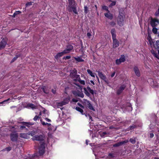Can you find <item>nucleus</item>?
Returning <instances> with one entry per match:
<instances>
[{
    "label": "nucleus",
    "instance_id": "f257e3e1",
    "mask_svg": "<svg viewBox=\"0 0 159 159\" xmlns=\"http://www.w3.org/2000/svg\"><path fill=\"white\" fill-rule=\"evenodd\" d=\"M32 139L33 140L40 141V145L39 148V152L40 155H42L44 152L46 146V138L43 135H38L33 136Z\"/></svg>",
    "mask_w": 159,
    "mask_h": 159
},
{
    "label": "nucleus",
    "instance_id": "f03ea898",
    "mask_svg": "<svg viewBox=\"0 0 159 159\" xmlns=\"http://www.w3.org/2000/svg\"><path fill=\"white\" fill-rule=\"evenodd\" d=\"M69 4L67 9L69 12L73 11L75 14L78 13L76 10V4L74 0H68Z\"/></svg>",
    "mask_w": 159,
    "mask_h": 159
},
{
    "label": "nucleus",
    "instance_id": "7ed1b4c3",
    "mask_svg": "<svg viewBox=\"0 0 159 159\" xmlns=\"http://www.w3.org/2000/svg\"><path fill=\"white\" fill-rule=\"evenodd\" d=\"M70 72V76L73 80L77 81L80 79V75H77V71L75 69L71 70Z\"/></svg>",
    "mask_w": 159,
    "mask_h": 159
},
{
    "label": "nucleus",
    "instance_id": "20e7f679",
    "mask_svg": "<svg viewBox=\"0 0 159 159\" xmlns=\"http://www.w3.org/2000/svg\"><path fill=\"white\" fill-rule=\"evenodd\" d=\"M125 16L123 13H120V15L118 16L117 19V23L120 26H122L123 25Z\"/></svg>",
    "mask_w": 159,
    "mask_h": 159
},
{
    "label": "nucleus",
    "instance_id": "39448f33",
    "mask_svg": "<svg viewBox=\"0 0 159 159\" xmlns=\"http://www.w3.org/2000/svg\"><path fill=\"white\" fill-rule=\"evenodd\" d=\"M77 87L79 88V90L77 91H74L73 93L75 95L78 96L81 98H83L84 97V94L81 92L82 90V87L79 85L76 84Z\"/></svg>",
    "mask_w": 159,
    "mask_h": 159
},
{
    "label": "nucleus",
    "instance_id": "423d86ee",
    "mask_svg": "<svg viewBox=\"0 0 159 159\" xmlns=\"http://www.w3.org/2000/svg\"><path fill=\"white\" fill-rule=\"evenodd\" d=\"M125 61V56L122 55H121L119 59H116V63L117 65H119L121 63Z\"/></svg>",
    "mask_w": 159,
    "mask_h": 159
},
{
    "label": "nucleus",
    "instance_id": "0eeeda50",
    "mask_svg": "<svg viewBox=\"0 0 159 159\" xmlns=\"http://www.w3.org/2000/svg\"><path fill=\"white\" fill-rule=\"evenodd\" d=\"M70 98L69 97L65 98L63 101L58 103V106H62L67 104L69 102Z\"/></svg>",
    "mask_w": 159,
    "mask_h": 159
},
{
    "label": "nucleus",
    "instance_id": "6e6552de",
    "mask_svg": "<svg viewBox=\"0 0 159 159\" xmlns=\"http://www.w3.org/2000/svg\"><path fill=\"white\" fill-rule=\"evenodd\" d=\"M159 24V20L156 19H151V24L152 27H154L156 26Z\"/></svg>",
    "mask_w": 159,
    "mask_h": 159
},
{
    "label": "nucleus",
    "instance_id": "1a4fd4ad",
    "mask_svg": "<svg viewBox=\"0 0 159 159\" xmlns=\"http://www.w3.org/2000/svg\"><path fill=\"white\" fill-rule=\"evenodd\" d=\"M18 135L16 133H13L11 134V139L12 141H16L17 140Z\"/></svg>",
    "mask_w": 159,
    "mask_h": 159
},
{
    "label": "nucleus",
    "instance_id": "9d476101",
    "mask_svg": "<svg viewBox=\"0 0 159 159\" xmlns=\"http://www.w3.org/2000/svg\"><path fill=\"white\" fill-rule=\"evenodd\" d=\"M21 123L23 124V125L21 126L20 127V129L22 130L23 129H25L26 131L28 130V129L26 128V127L25 126V125L27 126L28 124H29L30 125H33V124H32L31 123H30L28 122H21Z\"/></svg>",
    "mask_w": 159,
    "mask_h": 159
},
{
    "label": "nucleus",
    "instance_id": "9b49d317",
    "mask_svg": "<svg viewBox=\"0 0 159 159\" xmlns=\"http://www.w3.org/2000/svg\"><path fill=\"white\" fill-rule=\"evenodd\" d=\"M112 40L113 48H115L118 47L120 43L118 41L116 38L112 39Z\"/></svg>",
    "mask_w": 159,
    "mask_h": 159
},
{
    "label": "nucleus",
    "instance_id": "f8f14e48",
    "mask_svg": "<svg viewBox=\"0 0 159 159\" xmlns=\"http://www.w3.org/2000/svg\"><path fill=\"white\" fill-rule=\"evenodd\" d=\"M7 39H3L1 41L0 43V49L4 48L7 44Z\"/></svg>",
    "mask_w": 159,
    "mask_h": 159
},
{
    "label": "nucleus",
    "instance_id": "ddd939ff",
    "mask_svg": "<svg viewBox=\"0 0 159 159\" xmlns=\"http://www.w3.org/2000/svg\"><path fill=\"white\" fill-rule=\"evenodd\" d=\"M73 49V46L71 45H68L66 49L64 50L66 54L69 53Z\"/></svg>",
    "mask_w": 159,
    "mask_h": 159
},
{
    "label": "nucleus",
    "instance_id": "4468645a",
    "mask_svg": "<svg viewBox=\"0 0 159 159\" xmlns=\"http://www.w3.org/2000/svg\"><path fill=\"white\" fill-rule=\"evenodd\" d=\"M85 103L88 106V108L90 109L93 111H95L94 108H93L92 104H91L90 101L87 100H86Z\"/></svg>",
    "mask_w": 159,
    "mask_h": 159
},
{
    "label": "nucleus",
    "instance_id": "2eb2a0df",
    "mask_svg": "<svg viewBox=\"0 0 159 159\" xmlns=\"http://www.w3.org/2000/svg\"><path fill=\"white\" fill-rule=\"evenodd\" d=\"M147 39L148 41L149 44L150 45L151 47H152V46L154 45V42L153 41L150 35H148V36L147 38Z\"/></svg>",
    "mask_w": 159,
    "mask_h": 159
},
{
    "label": "nucleus",
    "instance_id": "dca6fc26",
    "mask_svg": "<svg viewBox=\"0 0 159 159\" xmlns=\"http://www.w3.org/2000/svg\"><path fill=\"white\" fill-rule=\"evenodd\" d=\"M134 70L136 75L138 77L140 76V74L138 68L137 67L135 66L134 67Z\"/></svg>",
    "mask_w": 159,
    "mask_h": 159
},
{
    "label": "nucleus",
    "instance_id": "f3484780",
    "mask_svg": "<svg viewBox=\"0 0 159 159\" xmlns=\"http://www.w3.org/2000/svg\"><path fill=\"white\" fill-rule=\"evenodd\" d=\"M20 137L22 138L27 139L29 138L28 133H22L20 134Z\"/></svg>",
    "mask_w": 159,
    "mask_h": 159
},
{
    "label": "nucleus",
    "instance_id": "a211bd4d",
    "mask_svg": "<svg viewBox=\"0 0 159 159\" xmlns=\"http://www.w3.org/2000/svg\"><path fill=\"white\" fill-rule=\"evenodd\" d=\"M125 87V86L124 85L121 86L117 91V93L118 94H120L124 90Z\"/></svg>",
    "mask_w": 159,
    "mask_h": 159
},
{
    "label": "nucleus",
    "instance_id": "6ab92c4d",
    "mask_svg": "<svg viewBox=\"0 0 159 159\" xmlns=\"http://www.w3.org/2000/svg\"><path fill=\"white\" fill-rule=\"evenodd\" d=\"M128 142V140H125L121 142H119L115 144L113 146L114 147H118L121 145H122L123 144L126 143Z\"/></svg>",
    "mask_w": 159,
    "mask_h": 159
},
{
    "label": "nucleus",
    "instance_id": "aec40b11",
    "mask_svg": "<svg viewBox=\"0 0 159 159\" xmlns=\"http://www.w3.org/2000/svg\"><path fill=\"white\" fill-rule=\"evenodd\" d=\"M111 34L112 38V39L116 38V31L115 29H111Z\"/></svg>",
    "mask_w": 159,
    "mask_h": 159
},
{
    "label": "nucleus",
    "instance_id": "412c9836",
    "mask_svg": "<svg viewBox=\"0 0 159 159\" xmlns=\"http://www.w3.org/2000/svg\"><path fill=\"white\" fill-rule=\"evenodd\" d=\"M48 129L50 131H55L56 129V128L55 127H54V126L52 125L51 124V125H48Z\"/></svg>",
    "mask_w": 159,
    "mask_h": 159
},
{
    "label": "nucleus",
    "instance_id": "4be33fe9",
    "mask_svg": "<svg viewBox=\"0 0 159 159\" xmlns=\"http://www.w3.org/2000/svg\"><path fill=\"white\" fill-rule=\"evenodd\" d=\"M66 54L65 53L64 51H63V52H59L58 53L57 55L55 57L56 59H57L63 56L64 54Z\"/></svg>",
    "mask_w": 159,
    "mask_h": 159
},
{
    "label": "nucleus",
    "instance_id": "5701e85b",
    "mask_svg": "<svg viewBox=\"0 0 159 159\" xmlns=\"http://www.w3.org/2000/svg\"><path fill=\"white\" fill-rule=\"evenodd\" d=\"M105 16L107 18H108L109 19H112L113 18L112 15L111 14L109 11H108V12H107L105 14Z\"/></svg>",
    "mask_w": 159,
    "mask_h": 159
},
{
    "label": "nucleus",
    "instance_id": "b1692460",
    "mask_svg": "<svg viewBox=\"0 0 159 159\" xmlns=\"http://www.w3.org/2000/svg\"><path fill=\"white\" fill-rule=\"evenodd\" d=\"M98 75L103 80H105L106 79L105 76L104 75L102 72H98Z\"/></svg>",
    "mask_w": 159,
    "mask_h": 159
},
{
    "label": "nucleus",
    "instance_id": "393cba45",
    "mask_svg": "<svg viewBox=\"0 0 159 159\" xmlns=\"http://www.w3.org/2000/svg\"><path fill=\"white\" fill-rule=\"evenodd\" d=\"M152 47L156 49L159 48V40H157L156 41L155 44H154L152 46Z\"/></svg>",
    "mask_w": 159,
    "mask_h": 159
},
{
    "label": "nucleus",
    "instance_id": "a878e982",
    "mask_svg": "<svg viewBox=\"0 0 159 159\" xmlns=\"http://www.w3.org/2000/svg\"><path fill=\"white\" fill-rule=\"evenodd\" d=\"M87 72L91 76L94 77L95 76V73H93L89 69H87Z\"/></svg>",
    "mask_w": 159,
    "mask_h": 159
},
{
    "label": "nucleus",
    "instance_id": "bb28decb",
    "mask_svg": "<svg viewBox=\"0 0 159 159\" xmlns=\"http://www.w3.org/2000/svg\"><path fill=\"white\" fill-rule=\"evenodd\" d=\"M151 52L153 55L154 56L157 58L159 59V55H158L157 53L155 52L153 49L151 51Z\"/></svg>",
    "mask_w": 159,
    "mask_h": 159
},
{
    "label": "nucleus",
    "instance_id": "cd10ccee",
    "mask_svg": "<svg viewBox=\"0 0 159 159\" xmlns=\"http://www.w3.org/2000/svg\"><path fill=\"white\" fill-rule=\"evenodd\" d=\"M28 106L30 107L32 109H36L37 108V105L36 106L35 105H34L30 103L28 104Z\"/></svg>",
    "mask_w": 159,
    "mask_h": 159
},
{
    "label": "nucleus",
    "instance_id": "c85d7f7f",
    "mask_svg": "<svg viewBox=\"0 0 159 159\" xmlns=\"http://www.w3.org/2000/svg\"><path fill=\"white\" fill-rule=\"evenodd\" d=\"M74 58L78 62L83 61H84V60H83L81 57H75Z\"/></svg>",
    "mask_w": 159,
    "mask_h": 159
},
{
    "label": "nucleus",
    "instance_id": "c756f323",
    "mask_svg": "<svg viewBox=\"0 0 159 159\" xmlns=\"http://www.w3.org/2000/svg\"><path fill=\"white\" fill-rule=\"evenodd\" d=\"M86 89L87 90L89 91V92L91 94H94V91L93 90L91 89L89 87H87Z\"/></svg>",
    "mask_w": 159,
    "mask_h": 159
},
{
    "label": "nucleus",
    "instance_id": "7c9ffc66",
    "mask_svg": "<svg viewBox=\"0 0 159 159\" xmlns=\"http://www.w3.org/2000/svg\"><path fill=\"white\" fill-rule=\"evenodd\" d=\"M92 32L91 31H90L89 32L87 33V37L89 39H91L92 38H93V35H92Z\"/></svg>",
    "mask_w": 159,
    "mask_h": 159
},
{
    "label": "nucleus",
    "instance_id": "2f4dec72",
    "mask_svg": "<svg viewBox=\"0 0 159 159\" xmlns=\"http://www.w3.org/2000/svg\"><path fill=\"white\" fill-rule=\"evenodd\" d=\"M75 109L77 111L80 112L82 115H84V114L83 113V110L82 109L80 108L79 107H77L75 108Z\"/></svg>",
    "mask_w": 159,
    "mask_h": 159
},
{
    "label": "nucleus",
    "instance_id": "473e14b6",
    "mask_svg": "<svg viewBox=\"0 0 159 159\" xmlns=\"http://www.w3.org/2000/svg\"><path fill=\"white\" fill-rule=\"evenodd\" d=\"M29 137V135H31V136L33 137L34 136L35 134H36V132L35 131H32L30 132H29L28 133Z\"/></svg>",
    "mask_w": 159,
    "mask_h": 159
},
{
    "label": "nucleus",
    "instance_id": "72a5a7b5",
    "mask_svg": "<svg viewBox=\"0 0 159 159\" xmlns=\"http://www.w3.org/2000/svg\"><path fill=\"white\" fill-rule=\"evenodd\" d=\"M42 124L44 126L45 125H51V124L50 123H45V122L43 121L42 120H40Z\"/></svg>",
    "mask_w": 159,
    "mask_h": 159
},
{
    "label": "nucleus",
    "instance_id": "f704fd0d",
    "mask_svg": "<svg viewBox=\"0 0 159 159\" xmlns=\"http://www.w3.org/2000/svg\"><path fill=\"white\" fill-rule=\"evenodd\" d=\"M84 92L85 94L88 96L89 97L90 96V94L89 91L87 90L86 88H84Z\"/></svg>",
    "mask_w": 159,
    "mask_h": 159
},
{
    "label": "nucleus",
    "instance_id": "c9c22d12",
    "mask_svg": "<svg viewBox=\"0 0 159 159\" xmlns=\"http://www.w3.org/2000/svg\"><path fill=\"white\" fill-rule=\"evenodd\" d=\"M153 27V28L152 30V32L155 34H157V29L155 27Z\"/></svg>",
    "mask_w": 159,
    "mask_h": 159
},
{
    "label": "nucleus",
    "instance_id": "e433bc0d",
    "mask_svg": "<svg viewBox=\"0 0 159 159\" xmlns=\"http://www.w3.org/2000/svg\"><path fill=\"white\" fill-rule=\"evenodd\" d=\"M129 141L133 144L135 143L136 142L135 139V138L130 139Z\"/></svg>",
    "mask_w": 159,
    "mask_h": 159
},
{
    "label": "nucleus",
    "instance_id": "4c0bfd02",
    "mask_svg": "<svg viewBox=\"0 0 159 159\" xmlns=\"http://www.w3.org/2000/svg\"><path fill=\"white\" fill-rule=\"evenodd\" d=\"M77 81H78L80 84L83 85L85 84V82L84 80H80V78L79 80H77Z\"/></svg>",
    "mask_w": 159,
    "mask_h": 159
},
{
    "label": "nucleus",
    "instance_id": "58836bf2",
    "mask_svg": "<svg viewBox=\"0 0 159 159\" xmlns=\"http://www.w3.org/2000/svg\"><path fill=\"white\" fill-rule=\"evenodd\" d=\"M88 7L87 6H84V12L85 14H87L88 12Z\"/></svg>",
    "mask_w": 159,
    "mask_h": 159
},
{
    "label": "nucleus",
    "instance_id": "ea45409f",
    "mask_svg": "<svg viewBox=\"0 0 159 159\" xmlns=\"http://www.w3.org/2000/svg\"><path fill=\"white\" fill-rule=\"evenodd\" d=\"M21 13V12L20 11H16L13 15V16L14 17H15L16 15L18 14H19Z\"/></svg>",
    "mask_w": 159,
    "mask_h": 159
},
{
    "label": "nucleus",
    "instance_id": "a19ab883",
    "mask_svg": "<svg viewBox=\"0 0 159 159\" xmlns=\"http://www.w3.org/2000/svg\"><path fill=\"white\" fill-rule=\"evenodd\" d=\"M116 2L115 1H112L111 4L109 5V7H111L115 5Z\"/></svg>",
    "mask_w": 159,
    "mask_h": 159
},
{
    "label": "nucleus",
    "instance_id": "79ce46f5",
    "mask_svg": "<svg viewBox=\"0 0 159 159\" xmlns=\"http://www.w3.org/2000/svg\"><path fill=\"white\" fill-rule=\"evenodd\" d=\"M102 9L107 11H108V7L106 6H104L102 7Z\"/></svg>",
    "mask_w": 159,
    "mask_h": 159
},
{
    "label": "nucleus",
    "instance_id": "37998d69",
    "mask_svg": "<svg viewBox=\"0 0 159 159\" xmlns=\"http://www.w3.org/2000/svg\"><path fill=\"white\" fill-rule=\"evenodd\" d=\"M46 87H44L43 88V90L44 93H48V90H46Z\"/></svg>",
    "mask_w": 159,
    "mask_h": 159
},
{
    "label": "nucleus",
    "instance_id": "c03bdc74",
    "mask_svg": "<svg viewBox=\"0 0 159 159\" xmlns=\"http://www.w3.org/2000/svg\"><path fill=\"white\" fill-rule=\"evenodd\" d=\"M11 100L10 99V98H8V99H7V100H4V101H3V102H0V104H4L5 103H6L7 102V101H8L9 100Z\"/></svg>",
    "mask_w": 159,
    "mask_h": 159
},
{
    "label": "nucleus",
    "instance_id": "a18cd8bd",
    "mask_svg": "<svg viewBox=\"0 0 159 159\" xmlns=\"http://www.w3.org/2000/svg\"><path fill=\"white\" fill-rule=\"evenodd\" d=\"M107 134V133L106 132H104L100 134V135L102 137H104V135Z\"/></svg>",
    "mask_w": 159,
    "mask_h": 159
},
{
    "label": "nucleus",
    "instance_id": "49530a36",
    "mask_svg": "<svg viewBox=\"0 0 159 159\" xmlns=\"http://www.w3.org/2000/svg\"><path fill=\"white\" fill-rule=\"evenodd\" d=\"M155 15L157 16H159V8H158L157 11L155 12Z\"/></svg>",
    "mask_w": 159,
    "mask_h": 159
},
{
    "label": "nucleus",
    "instance_id": "de8ad7c7",
    "mask_svg": "<svg viewBox=\"0 0 159 159\" xmlns=\"http://www.w3.org/2000/svg\"><path fill=\"white\" fill-rule=\"evenodd\" d=\"M110 25L112 26H114L115 25V23L114 21H112L110 22Z\"/></svg>",
    "mask_w": 159,
    "mask_h": 159
},
{
    "label": "nucleus",
    "instance_id": "09e8293b",
    "mask_svg": "<svg viewBox=\"0 0 159 159\" xmlns=\"http://www.w3.org/2000/svg\"><path fill=\"white\" fill-rule=\"evenodd\" d=\"M85 116L86 117H87L88 116L89 117V119H91V120L92 119V117L90 116L89 115H88L87 114H85Z\"/></svg>",
    "mask_w": 159,
    "mask_h": 159
},
{
    "label": "nucleus",
    "instance_id": "8fccbe9b",
    "mask_svg": "<svg viewBox=\"0 0 159 159\" xmlns=\"http://www.w3.org/2000/svg\"><path fill=\"white\" fill-rule=\"evenodd\" d=\"M39 118V117L37 116H35L33 119V120L34 121H36Z\"/></svg>",
    "mask_w": 159,
    "mask_h": 159
},
{
    "label": "nucleus",
    "instance_id": "3c124183",
    "mask_svg": "<svg viewBox=\"0 0 159 159\" xmlns=\"http://www.w3.org/2000/svg\"><path fill=\"white\" fill-rule=\"evenodd\" d=\"M135 127V125H132L130 126L129 129V130H131L134 129V128Z\"/></svg>",
    "mask_w": 159,
    "mask_h": 159
},
{
    "label": "nucleus",
    "instance_id": "603ef678",
    "mask_svg": "<svg viewBox=\"0 0 159 159\" xmlns=\"http://www.w3.org/2000/svg\"><path fill=\"white\" fill-rule=\"evenodd\" d=\"M11 148L10 147H7V148L6 149H5V150H7V151H10V150H11Z\"/></svg>",
    "mask_w": 159,
    "mask_h": 159
},
{
    "label": "nucleus",
    "instance_id": "864d4df0",
    "mask_svg": "<svg viewBox=\"0 0 159 159\" xmlns=\"http://www.w3.org/2000/svg\"><path fill=\"white\" fill-rule=\"evenodd\" d=\"M45 120L47 121L48 122H51V120H50V119H48V118H45Z\"/></svg>",
    "mask_w": 159,
    "mask_h": 159
},
{
    "label": "nucleus",
    "instance_id": "5fc2aeb1",
    "mask_svg": "<svg viewBox=\"0 0 159 159\" xmlns=\"http://www.w3.org/2000/svg\"><path fill=\"white\" fill-rule=\"evenodd\" d=\"M78 101V100L76 98H73L72 100V101L74 102H76Z\"/></svg>",
    "mask_w": 159,
    "mask_h": 159
},
{
    "label": "nucleus",
    "instance_id": "6e6d98bb",
    "mask_svg": "<svg viewBox=\"0 0 159 159\" xmlns=\"http://www.w3.org/2000/svg\"><path fill=\"white\" fill-rule=\"evenodd\" d=\"M77 104L80 106L82 108H84V107L83 106H82L81 104L80 103H78Z\"/></svg>",
    "mask_w": 159,
    "mask_h": 159
},
{
    "label": "nucleus",
    "instance_id": "4d7b16f0",
    "mask_svg": "<svg viewBox=\"0 0 159 159\" xmlns=\"http://www.w3.org/2000/svg\"><path fill=\"white\" fill-rule=\"evenodd\" d=\"M115 72H113V73L111 74V77H113L114 76V75H115Z\"/></svg>",
    "mask_w": 159,
    "mask_h": 159
},
{
    "label": "nucleus",
    "instance_id": "13d9d810",
    "mask_svg": "<svg viewBox=\"0 0 159 159\" xmlns=\"http://www.w3.org/2000/svg\"><path fill=\"white\" fill-rule=\"evenodd\" d=\"M31 5V2H29L27 3L26 4V7H28L29 6Z\"/></svg>",
    "mask_w": 159,
    "mask_h": 159
},
{
    "label": "nucleus",
    "instance_id": "bf43d9fd",
    "mask_svg": "<svg viewBox=\"0 0 159 159\" xmlns=\"http://www.w3.org/2000/svg\"><path fill=\"white\" fill-rule=\"evenodd\" d=\"M66 59H69L70 58V56H66L65 57Z\"/></svg>",
    "mask_w": 159,
    "mask_h": 159
},
{
    "label": "nucleus",
    "instance_id": "052dcab7",
    "mask_svg": "<svg viewBox=\"0 0 159 159\" xmlns=\"http://www.w3.org/2000/svg\"><path fill=\"white\" fill-rule=\"evenodd\" d=\"M154 136V134L153 133L150 134V137L151 138H152Z\"/></svg>",
    "mask_w": 159,
    "mask_h": 159
},
{
    "label": "nucleus",
    "instance_id": "680f3d73",
    "mask_svg": "<svg viewBox=\"0 0 159 159\" xmlns=\"http://www.w3.org/2000/svg\"><path fill=\"white\" fill-rule=\"evenodd\" d=\"M17 58V57H15L13 59H12V61L11 62H13L14 61H15V60H16V59Z\"/></svg>",
    "mask_w": 159,
    "mask_h": 159
},
{
    "label": "nucleus",
    "instance_id": "e2e57ef3",
    "mask_svg": "<svg viewBox=\"0 0 159 159\" xmlns=\"http://www.w3.org/2000/svg\"><path fill=\"white\" fill-rule=\"evenodd\" d=\"M89 141L88 140H86V144L87 145H88V143H89Z\"/></svg>",
    "mask_w": 159,
    "mask_h": 159
},
{
    "label": "nucleus",
    "instance_id": "0e129e2a",
    "mask_svg": "<svg viewBox=\"0 0 159 159\" xmlns=\"http://www.w3.org/2000/svg\"><path fill=\"white\" fill-rule=\"evenodd\" d=\"M52 92L54 94H55L56 92L55 90L53 89L52 90Z\"/></svg>",
    "mask_w": 159,
    "mask_h": 159
},
{
    "label": "nucleus",
    "instance_id": "69168bd1",
    "mask_svg": "<svg viewBox=\"0 0 159 159\" xmlns=\"http://www.w3.org/2000/svg\"><path fill=\"white\" fill-rule=\"evenodd\" d=\"M90 82L91 83H92L93 84V85H94V84H95L94 83V82L93 81L91 80Z\"/></svg>",
    "mask_w": 159,
    "mask_h": 159
},
{
    "label": "nucleus",
    "instance_id": "338daca9",
    "mask_svg": "<svg viewBox=\"0 0 159 159\" xmlns=\"http://www.w3.org/2000/svg\"><path fill=\"white\" fill-rule=\"evenodd\" d=\"M95 8H96V10H97V5H95Z\"/></svg>",
    "mask_w": 159,
    "mask_h": 159
},
{
    "label": "nucleus",
    "instance_id": "774afa93",
    "mask_svg": "<svg viewBox=\"0 0 159 159\" xmlns=\"http://www.w3.org/2000/svg\"><path fill=\"white\" fill-rule=\"evenodd\" d=\"M89 132H90V134H91V133H92V131H91V130Z\"/></svg>",
    "mask_w": 159,
    "mask_h": 159
}]
</instances>
